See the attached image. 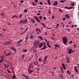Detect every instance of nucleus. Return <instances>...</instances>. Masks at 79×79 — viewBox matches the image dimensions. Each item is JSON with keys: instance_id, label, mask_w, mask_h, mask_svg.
<instances>
[{"instance_id": "1", "label": "nucleus", "mask_w": 79, "mask_h": 79, "mask_svg": "<svg viewBox=\"0 0 79 79\" xmlns=\"http://www.w3.org/2000/svg\"><path fill=\"white\" fill-rule=\"evenodd\" d=\"M64 37H62V39H63V43H64V45H66V43H67V38L66 36H64Z\"/></svg>"}, {"instance_id": "2", "label": "nucleus", "mask_w": 79, "mask_h": 79, "mask_svg": "<svg viewBox=\"0 0 79 79\" xmlns=\"http://www.w3.org/2000/svg\"><path fill=\"white\" fill-rule=\"evenodd\" d=\"M44 45L43 46V48L41 49V50H45V49H46V43H45V42H44Z\"/></svg>"}, {"instance_id": "3", "label": "nucleus", "mask_w": 79, "mask_h": 79, "mask_svg": "<svg viewBox=\"0 0 79 79\" xmlns=\"http://www.w3.org/2000/svg\"><path fill=\"white\" fill-rule=\"evenodd\" d=\"M74 69L75 70V72H76V73H78V68H77V66H75Z\"/></svg>"}, {"instance_id": "4", "label": "nucleus", "mask_w": 79, "mask_h": 79, "mask_svg": "<svg viewBox=\"0 0 79 79\" xmlns=\"http://www.w3.org/2000/svg\"><path fill=\"white\" fill-rule=\"evenodd\" d=\"M43 46V43L41 42V43H40L39 44V47H40V48H41Z\"/></svg>"}, {"instance_id": "5", "label": "nucleus", "mask_w": 79, "mask_h": 79, "mask_svg": "<svg viewBox=\"0 0 79 79\" xmlns=\"http://www.w3.org/2000/svg\"><path fill=\"white\" fill-rule=\"evenodd\" d=\"M66 59L68 63H69V61H70V59H69V58L68 57H67Z\"/></svg>"}, {"instance_id": "6", "label": "nucleus", "mask_w": 79, "mask_h": 79, "mask_svg": "<svg viewBox=\"0 0 79 79\" xmlns=\"http://www.w3.org/2000/svg\"><path fill=\"white\" fill-rule=\"evenodd\" d=\"M36 41V44L35 45V48H37V45L39 44V41Z\"/></svg>"}, {"instance_id": "7", "label": "nucleus", "mask_w": 79, "mask_h": 79, "mask_svg": "<svg viewBox=\"0 0 79 79\" xmlns=\"http://www.w3.org/2000/svg\"><path fill=\"white\" fill-rule=\"evenodd\" d=\"M24 24H27V19H25V20H23Z\"/></svg>"}, {"instance_id": "8", "label": "nucleus", "mask_w": 79, "mask_h": 79, "mask_svg": "<svg viewBox=\"0 0 79 79\" xmlns=\"http://www.w3.org/2000/svg\"><path fill=\"white\" fill-rule=\"evenodd\" d=\"M31 21L32 23H35V21L33 19H31Z\"/></svg>"}, {"instance_id": "9", "label": "nucleus", "mask_w": 79, "mask_h": 79, "mask_svg": "<svg viewBox=\"0 0 79 79\" xmlns=\"http://www.w3.org/2000/svg\"><path fill=\"white\" fill-rule=\"evenodd\" d=\"M38 38V39H40V40H43V38H42V36L38 35L37 37Z\"/></svg>"}, {"instance_id": "10", "label": "nucleus", "mask_w": 79, "mask_h": 79, "mask_svg": "<svg viewBox=\"0 0 79 79\" xmlns=\"http://www.w3.org/2000/svg\"><path fill=\"white\" fill-rule=\"evenodd\" d=\"M62 66L63 67V68L64 69H66V66H65V65H64V64L62 63Z\"/></svg>"}, {"instance_id": "11", "label": "nucleus", "mask_w": 79, "mask_h": 79, "mask_svg": "<svg viewBox=\"0 0 79 79\" xmlns=\"http://www.w3.org/2000/svg\"><path fill=\"white\" fill-rule=\"evenodd\" d=\"M57 4H58V2L57 1H55V3H53V5L54 6H56Z\"/></svg>"}, {"instance_id": "12", "label": "nucleus", "mask_w": 79, "mask_h": 79, "mask_svg": "<svg viewBox=\"0 0 79 79\" xmlns=\"http://www.w3.org/2000/svg\"><path fill=\"white\" fill-rule=\"evenodd\" d=\"M72 53V49H70L69 50V54H71Z\"/></svg>"}, {"instance_id": "13", "label": "nucleus", "mask_w": 79, "mask_h": 79, "mask_svg": "<svg viewBox=\"0 0 79 79\" xmlns=\"http://www.w3.org/2000/svg\"><path fill=\"white\" fill-rule=\"evenodd\" d=\"M65 16L66 17V18H68L69 19V15L67 14L65 15Z\"/></svg>"}, {"instance_id": "14", "label": "nucleus", "mask_w": 79, "mask_h": 79, "mask_svg": "<svg viewBox=\"0 0 79 79\" xmlns=\"http://www.w3.org/2000/svg\"><path fill=\"white\" fill-rule=\"evenodd\" d=\"M46 42L47 44V45H48V47L49 48H51V46H50V45H49V44H48V43H47V40H46Z\"/></svg>"}, {"instance_id": "15", "label": "nucleus", "mask_w": 79, "mask_h": 79, "mask_svg": "<svg viewBox=\"0 0 79 79\" xmlns=\"http://www.w3.org/2000/svg\"><path fill=\"white\" fill-rule=\"evenodd\" d=\"M6 43L7 45H9V44H10V43L11 42L9 41H7L6 42Z\"/></svg>"}, {"instance_id": "16", "label": "nucleus", "mask_w": 79, "mask_h": 79, "mask_svg": "<svg viewBox=\"0 0 79 79\" xmlns=\"http://www.w3.org/2000/svg\"><path fill=\"white\" fill-rule=\"evenodd\" d=\"M23 41V40H19V41H18L17 42L18 43L17 44V45H18V44H19V43H21V42H22Z\"/></svg>"}, {"instance_id": "17", "label": "nucleus", "mask_w": 79, "mask_h": 79, "mask_svg": "<svg viewBox=\"0 0 79 79\" xmlns=\"http://www.w3.org/2000/svg\"><path fill=\"white\" fill-rule=\"evenodd\" d=\"M32 72H34V70H30V71L29 72V73L31 74V73H32Z\"/></svg>"}, {"instance_id": "18", "label": "nucleus", "mask_w": 79, "mask_h": 79, "mask_svg": "<svg viewBox=\"0 0 79 79\" xmlns=\"http://www.w3.org/2000/svg\"><path fill=\"white\" fill-rule=\"evenodd\" d=\"M9 55H11V52H9V54H7L6 55H5V56H8Z\"/></svg>"}, {"instance_id": "19", "label": "nucleus", "mask_w": 79, "mask_h": 79, "mask_svg": "<svg viewBox=\"0 0 79 79\" xmlns=\"http://www.w3.org/2000/svg\"><path fill=\"white\" fill-rule=\"evenodd\" d=\"M67 73H69V75H70L71 74V72H69V70L67 71Z\"/></svg>"}, {"instance_id": "20", "label": "nucleus", "mask_w": 79, "mask_h": 79, "mask_svg": "<svg viewBox=\"0 0 79 79\" xmlns=\"http://www.w3.org/2000/svg\"><path fill=\"white\" fill-rule=\"evenodd\" d=\"M48 2V4L49 6L50 5V0H47Z\"/></svg>"}, {"instance_id": "21", "label": "nucleus", "mask_w": 79, "mask_h": 79, "mask_svg": "<svg viewBox=\"0 0 79 79\" xmlns=\"http://www.w3.org/2000/svg\"><path fill=\"white\" fill-rule=\"evenodd\" d=\"M31 67H29L28 68V73H29V71H30L31 70Z\"/></svg>"}, {"instance_id": "22", "label": "nucleus", "mask_w": 79, "mask_h": 79, "mask_svg": "<svg viewBox=\"0 0 79 79\" xmlns=\"http://www.w3.org/2000/svg\"><path fill=\"white\" fill-rule=\"evenodd\" d=\"M61 68V71L62 73H64V71H63V68H61V67H60Z\"/></svg>"}, {"instance_id": "23", "label": "nucleus", "mask_w": 79, "mask_h": 79, "mask_svg": "<svg viewBox=\"0 0 79 79\" xmlns=\"http://www.w3.org/2000/svg\"><path fill=\"white\" fill-rule=\"evenodd\" d=\"M24 13H27V9H25L24 10Z\"/></svg>"}, {"instance_id": "24", "label": "nucleus", "mask_w": 79, "mask_h": 79, "mask_svg": "<svg viewBox=\"0 0 79 79\" xmlns=\"http://www.w3.org/2000/svg\"><path fill=\"white\" fill-rule=\"evenodd\" d=\"M66 30H67L68 32H70L71 31V30L69 28H68L67 29H66Z\"/></svg>"}, {"instance_id": "25", "label": "nucleus", "mask_w": 79, "mask_h": 79, "mask_svg": "<svg viewBox=\"0 0 79 79\" xmlns=\"http://www.w3.org/2000/svg\"><path fill=\"white\" fill-rule=\"evenodd\" d=\"M24 23V20H21L19 22V23Z\"/></svg>"}, {"instance_id": "26", "label": "nucleus", "mask_w": 79, "mask_h": 79, "mask_svg": "<svg viewBox=\"0 0 79 79\" xmlns=\"http://www.w3.org/2000/svg\"><path fill=\"white\" fill-rule=\"evenodd\" d=\"M34 18H35V19L36 20L38 19V17L36 16H34Z\"/></svg>"}, {"instance_id": "27", "label": "nucleus", "mask_w": 79, "mask_h": 79, "mask_svg": "<svg viewBox=\"0 0 79 79\" xmlns=\"http://www.w3.org/2000/svg\"><path fill=\"white\" fill-rule=\"evenodd\" d=\"M41 24H42V26H43V27H45V24H44V23H41Z\"/></svg>"}, {"instance_id": "28", "label": "nucleus", "mask_w": 79, "mask_h": 79, "mask_svg": "<svg viewBox=\"0 0 79 79\" xmlns=\"http://www.w3.org/2000/svg\"><path fill=\"white\" fill-rule=\"evenodd\" d=\"M27 51V49H26L23 50V53H25V52H26Z\"/></svg>"}, {"instance_id": "29", "label": "nucleus", "mask_w": 79, "mask_h": 79, "mask_svg": "<svg viewBox=\"0 0 79 79\" xmlns=\"http://www.w3.org/2000/svg\"><path fill=\"white\" fill-rule=\"evenodd\" d=\"M59 10L61 12V13H63V11H62V10H61V8H59Z\"/></svg>"}, {"instance_id": "30", "label": "nucleus", "mask_w": 79, "mask_h": 79, "mask_svg": "<svg viewBox=\"0 0 79 79\" xmlns=\"http://www.w3.org/2000/svg\"><path fill=\"white\" fill-rule=\"evenodd\" d=\"M64 8H65L66 9H68V10H69V8L68 7L65 6L64 7Z\"/></svg>"}, {"instance_id": "31", "label": "nucleus", "mask_w": 79, "mask_h": 79, "mask_svg": "<svg viewBox=\"0 0 79 79\" xmlns=\"http://www.w3.org/2000/svg\"><path fill=\"white\" fill-rule=\"evenodd\" d=\"M36 50H37V49H36V48H35L34 49L33 51L34 52H36Z\"/></svg>"}, {"instance_id": "32", "label": "nucleus", "mask_w": 79, "mask_h": 79, "mask_svg": "<svg viewBox=\"0 0 79 79\" xmlns=\"http://www.w3.org/2000/svg\"><path fill=\"white\" fill-rule=\"evenodd\" d=\"M14 17H17L16 18H18V16H16V15H14L13 17H11V18H14Z\"/></svg>"}, {"instance_id": "33", "label": "nucleus", "mask_w": 79, "mask_h": 79, "mask_svg": "<svg viewBox=\"0 0 79 79\" xmlns=\"http://www.w3.org/2000/svg\"><path fill=\"white\" fill-rule=\"evenodd\" d=\"M65 2V1H64L63 0H61V1H60V3H64V2Z\"/></svg>"}, {"instance_id": "34", "label": "nucleus", "mask_w": 79, "mask_h": 79, "mask_svg": "<svg viewBox=\"0 0 79 79\" xmlns=\"http://www.w3.org/2000/svg\"><path fill=\"white\" fill-rule=\"evenodd\" d=\"M39 19H40L41 20H42V16H40L39 17Z\"/></svg>"}, {"instance_id": "35", "label": "nucleus", "mask_w": 79, "mask_h": 79, "mask_svg": "<svg viewBox=\"0 0 79 79\" xmlns=\"http://www.w3.org/2000/svg\"><path fill=\"white\" fill-rule=\"evenodd\" d=\"M54 46L56 47H59V46L58 44H56V45H54Z\"/></svg>"}, {"instance_id": "36", "label": "nucleus", "mask_w": 79, "mask_h": 79, "mask_svg": "<svg viewBox=\"0 0 79 79\" xmlns=\"http://www.w3.org/2000/svg\"><path fill=\"white\" fill-rule=\"evenodd\" d=\"M47 56H45L44 61H45L46 60V59H47Z\"/></svg>"}, {"instance_id": "37", "label": "nucleus", "mask_w": 79, "mask_h": 79, "mask_svg": "<svg viewBox=\"0 0 79 79\" xmlns=\"http://www.w3.org/2000/svg\"><path fill=\"white\" fill-rule=\"evenodd\" d=\"M34 48H35V46H33L31 48V50H32L33 49H34Z\"/></svg>"}, {"instance_id": "38", "label": "nucleus", "mask_w": 79, "mask_h": 79, "mask_svg": "<svg viewBox=\"0 0 79 79\" xmlns=\"http://www.w3.org/2000/svg\"><path fill=\"white\" fill-rule=\"evenodd\" d=\"M25 79H29V77H27V76H26V77H25Z\"/></svg>"}, {"instance_id": "39", "label": "nucleus", "mask_w": 79, "mask_h": 79, "mask_svg": "<svg viewBox=\"0 0 79 79\" xmlns=\"http://www.w3.org/2000/svg\"><path fill=\"white\" fill-rule=\"evenodd\" d=\"M61 77L62 79H63V76L62 75V74H60Z\"/></svg>"}, {"instance_id": "40", "label": "nucleus", "mask_w": 79, "mask_h": 79, "mask_svg": "<svg viewBox=\"0 0 79 79\" xmlns=\"http://www.w3.org/2000/svg\"><path fill=\"white\" fill-rule=\"evenodd\" d=\"M43 18L44 20H46V19H47V18L45 17H44Z\"/></svg>"}, {"instance_id": "41", "label": "nucleus", "mask_w": 79, "mask_h": 79, "mask_svg": "<svg viewBox=\"0 0 79 79\" xmlns=\"http://www.w3.org/2000/svg\"><path fill=\"white\" fill-rule=\"evenodd\" d=\"M39 60L40 61H42V59H41V58H39Z\"/></svg>"}, {"instance_id": "42", "label": "nucleus", "mask_w": 79, "mask_h": 79, "mask_svg": "<svg viewBox=\"0 0 79 79\" xmlns=\"http://www.w3.org/2000/svg\"><path fill=\"white\" fill-rule=\"evenodd\" d=\"M35 3H38V0H35Z\"/></svg>"}, {"instance_id": "43", "label": "nucleus", "mask_w": 79, "mask_h": 79, "mask_svg": "<svg viewBox=\"0 0 79 79\" xmlns=\"http://www.w3.org/2000/svg\"><path fill=\"white\" fill-rule=\"evenodd\" d=\"M36 41H35V42L34 43V44H33V46H34V45H35V44H36Z\"/></svg>"}, {"instance_id": "44", "label": "nucleus", "mask_w": 79, "mask_h": 79, "mask_svg": "<svg viewBox=\"0 0 79 79\" xmlns=\"http://www.w3.org/2000/svg\"><path fill=\"white\" fill-rule=\"evenodd\" d=\"M48 14H51V11H50V10H48Z\"/></svg>"}, {"instance_id": "45", "label": "nucleus", "mask_w": 79, "mask_h": 79, "mask_svg": "<svg viewBox=\"0 0 79 79\" xmlns=\"http://www.w3.org/2000/svg\"><path fill=\"white\" fill-rule=\"evenodd\" d=\"M30 39H33V36H31L30 37Z\"/></svg>"}, {"instance_id": "46", "label": "nucleus", "mask_w": 79, "mask_h": 79, "mask_svg": "<svg viewBox=\"0 0 79 79\" xmlns=\"http://www.w3.org/2000/svg\"><path fill=\"white\" fill-rule=\"evenodd\" d=\"M7 70L9 73H11V72L9 70H8V69H7Z\"/></svg>"}, {"instance_id": "47", "label": "nucleus", "mask_w": 79, "mask_h": 79, "mask_svg": "<svg viewBox=\"0 0 79 79\" xmlns=\"http://www.w3.org/2000/svg\"><path fill=\"white\" fill-rule=\"evenodd\" d=\"M36 20L37 21H38V23H40V20H39V19H37Z\"/></svg>"}, {"instance_id": "48", "label": "nucleus", "mask_w": 79, "mask_h": 79, "mask_svg": "<svg viewBox=\"0 0 79 79\" xmlns=\"http://www.w3.org/2000/svg\"><path fill=\"white\" fill-rule=\"evenodd\" d=\"M3 61V59H2L1 60H0V63H1V62H2Z\"/></svg>"}, {"instance_id": "49", "label": "nucleus", "mask_w": 79, "mask_h": 79, "mask_svg": "<svg viewBox=\"0 0 79 79\" xmlns=\"http://www.w3.org/2000/svg\"><path fill=\"white\" fill-rule=\"evenodd\" d=\"M37 16H39L40 15V13H37Z\"/></svg>"}, {"instance_id": "50", "label": "nucleus", "mask_w": 79, "mask_h": 79, "mask_svg": "<svg viewBox=\"0 0 79 79\" xmlns=\"http://www.w3.org/2000/svg\"><path fill=\"white\" fill-rule=\"evenodd\" d=\"M23 2H24V1H23V0H22V1H20V3H23Z\"/></svg>"}, {"instance_id": "51", "label": "nucleus", "mask_w": 79, "mask_h": 79, "mask_svg": "<svg viewBox=\"0 0 79 79\" xmlns=\"http://www.w3.org/2000/svg\"><path fill=\"white\" fill-rule=\"evenodd\" d=\"M73 46H74V47H75V48H76V47H77V46L75 44H74Z\"/></svg>"}, {"instance_id": "52", "label": "nucleus", "mask_w": 79, "mask_h": 79, "mask_svg": "<svg viewBox=\"0 0 79 79\" xmlns=\"http://www.w3.org/2000/svg\"><path fill=\"white\" fill-rule=\"evenodd\" d=\"M71 6H74V3H73V4H71Z\"/></svg>"}, {"instance_id": "53", "label": "nucleus", "mask_w": 79, "mask_h": 79, "mask_svg": "<svg viewBox=\"0 0 79 79\" xmlns=\"http://www.w3.org/2000/svg\"><path fill=\"white\" fill-rule=\"evenodd\" d=\"M54 18H55V16H52V19H54Z\"/></svg>"}, {"instance_id": "54", "label": "nucleus", "mask_w": 79, "mask_h": 79, "mask_svg": "<svg viewBox=\"0 0 79 79\" xmlns=\"http://www.w3.org/2000/svg\"><path fill=\"white\" fill-rule=\"evenodd\" d=\"M32 4L33 5H34V6H36V5L35 4H34V2H32Z\"/></svg>"}, {"instance_id": "55", "label": "nucleus", "mask_w": 79, "mask_h": 79, "mask_svg": "<svg viewBox=\"0 0 79 79\" xmlns=\"http://www.w3.org/2000/svg\"><path fill=\"white\" fill-rule=\"evenodd\" d=\"M40 5H42V2H40Z\"/></svg>"}, {"instance_id": "56", "label": "nucleus", "mask_w": 79, "mask_h": 79, "mask_svg": "<svg viewBox=\"0 0 79 79\" xmlns=\"http://www.w3.org/2000/svg\"><path fill=\"white\" fill-rule=\"evenodd\" d=\"M72 8H73V7H69V9L70 10V9H71Z\"/></svg>"}, {"instance_id": "57", "label": "nucleus", "mask_w": 79, "mask_h": 79, "mask_svg": "<svg viewBox=\"0 0 79 79\" xmlns=\"http://www.w3.org/2000/svg\"><path fill=\"white\" fill-rule=\"evenodd\" d=\"M28 27H27L25 31V32H26L27 31V29H28Z\"/></svg>"}, {"instance_id": "58", "label": "nucleus", "mask_w": 79, "mask_h": 79, "mask_svg": "<svg viewBox=\"0 0 79 79\" xmlns=\"http://www.w3.org/2000/svg\"><path fill=\"white\" fill-rule=\"evenodd\" d=\"M69 43H70V44H72V43H73V42L72 41H70Z\"/></svg>"}, {"instance_id": "59", "label": "nucleus", "mask_w": 79, "mask_h": 79, "mask_svg": "<svg viewBox=\"0 0 79 79\" xmlns=\"http://www.w3.org/2000/svg\"><path fill=\"white\" fill-rule=\"evenodd\" d=\"M23 76L24 77H26V76L24 74H23Z\"/></svg>"}, {"instance_id": "60", "label": "nucleus", "mask_w": 79, "mask_h": 79, "mask_svg": "<svg viewBox=\"0 0 79 79\" xmlns=\"http://www.w3.org/2000/svg\"><path fill=\"white\" fill-rule=\"evenodd\" d=\"M21 16H22V15H21V14L20 15H19V18H21Z\"/></svg>"}, {"instance_id": "61", "label": "nucleus", "mask_w": 79, "mask_h": 79, "mask_svg": "<svg viewBox=\"0 0 79 79\" xmlns=\"http://www.w3.org/2000/svg\"><path fill=\"white\" fill-rule=\"evenodd\" d=\"M1 58L2 59V60H3V56L2 55V57H1Z\"/></svg>"}, {"instance_id": "62", "label": "nucleus", "mask_w": 79, "mask_h": 79, "mask_svg": "<svg viewBox=\"0 0 79 79\" xmlns=\"http://www.w3.org/2000/svg\"><path fill=\"white\" fill-rule=\"evenodd\" d=\"M14 78H15V77L14 75H13L12 77V79H14Z\"/></svg>"}, {"instance_id": "63", "label": "nucleus", "mask_w": 79, "mask_h": 79, "mask_svg": "<svg viewBox=\"0 0 79 79\" xmlns=\"http://www.w3.org/2000/svg\"><path fill=\"white\" fill-rule=\"evenodd\" d=\"M63 21H64L65 20V17H64L63 19Z\"/></svg>"}, {"instance_id": "64", "label": "nucleus", "mask_w": 79, "mask_h": 79, "mask_svg": "<svg viewBox=\"0 0 79 79\" xmlns=\"http://www.w3.org/2000/svg\"><path fill=\"white\" fill-rule=\"evenodd\" d=\"M36 70L37 71H40V69H39V68H37V69H36Z\"/></svg>"}]
</instances>
